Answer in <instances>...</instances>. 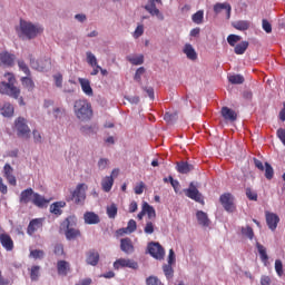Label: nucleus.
Wrapping results in <instances>:
<instances>
[{"mask_svg":"<svg viewBox=\"0 0 285 285\" xmlns=\"http://www.w3.org/2000/svg\"><path fill=\"white\" fill-rule=\"evenodd\" d=\"M16 32L20 39H37L43 32V27L39 23L21 19L16 28Z\"/></svg>","mask_w":285,"mask_h":285,"instance_id":"obj_1","label":"nucleus"},{"mask_svg":"<svg viewBox=\"0 0 285 285\" xmlns=\"http://www.w3.org/2000/svg\"><path fill=\"white\" fill-rule=\"evenodd\" d=\"M73 112L79 121H90L94 116L92 105L86 99L76 100Z\"/></svg>","mask_w":285,"mask_h":285,"instance_id":"obj_2","label":"nucleus"},{"mask_svg":"<svg viewBox=\"0 0 285 285\" xmlns=\"http://www.w3.org/2000/svg\"><path fill=\"white\" fill-rule=\"evenodd\" d=\"M4 79L8 81H2L0 83V92L1 95H7L8 97H12L13 99H19V95H21V89L14 86V75L8 72L4 73Z\"/></svg>","mask_w":285,"mask_h":285,"instance_id":"obj_3","label":"nucleus"},{"mask_svg":"<svg viewBox=\"0 0 285 285\" xmlns=\"http://www.w3.org/2000/svg\"><path fill=\"white\" fill-rule=\"evenodd\" d=\"M88 190L87 184H78L71 195L66 198L67 202H75L78 206H83L86 203V191Z\"/></svg>","mask_w":285,"mask_h":285,"instance_id":"obj_4","label":"nucleus"},{"mask_svg":"<svg viewBox=\"0 0 285 285\" xmlns=\"http://www.w3.org/2000/svg\"><path fill=\"white\" fill-rule=\"evenodd\" d=\"M158 6H164L161 0H149L145 6V10L151 16L156 17L158 21H164V13L159 11Z\"/></svg>","mask_w":285,"mask_h":285,"instance_id":"obj_5","label":"nucleus"},{"mask_svg":"<svg viewBox=\"0 0 285 285\" xmlns=\"http://www.w3.org/2000/svg\"><path fill=\"white\" fill-rule=\"evenodd\" d=\"M14 127L18 132V137H30V127H28V120L26 118H17L14 121Z\"/></svg>","mask_w":285,"mask_h":285,"instance_id":"obj_6","label":"nucleus"},{"mask_svg":"<svg viewBox=\"0 0 285 285\" xmlns=\"http://www.w3.org/2000/svg\"><path fill=\"white\" fill-rule=\"evenodd\" d=\"M185 195L198 204H204V196H202V193H199V189H197L195 183L189 184V188L185 189Z\"/></svg>","mask_w":285,"mask_h":285,"instance_id":"obj_7","label":"nucleus"},{"mask_svg":"<svg viewBox=\"0 0 285 285\" xmlns=\"http://www.w3.org/2000/svg\"><path fill=\"white\" fill-rule=\"evenodd\" d=\"M147 250L155 259H164V256L166 255L164 247H161L159 243H149Z\"/></svg>","mask_w":285,"mask_h":285,"instance_id":"obj_8","label":"nucleus"},{"mask_svg":"<svg viewBox=\"0 0 285 285\" xmlns=\"http://www.w3.org/2000/svg\"><path fill=\"white\" fill-rule=\"evenodd\" d=\"M30 66L33 70H38V72H43L50 68V61L48 59L37 60L32 56H30Z\"/></svg>","mask_w":285,"mask_h":285,"instance_id":"obj_9","label":"nucleus"},{"mask_svg":"<svg viewBox=\"0 0 285 285\" xmlns=\"http://www.w3.org/2000/svg\"><path fill=\"white\" fill-rule=\"evenodd\" d=\"M114 268L116 271H119V268H132L134 271H137L139 265L132 259L120 258L114 263Z\"/></svg>","mask_w":285,"mask_h":285,"instance_id":"obj_10","label":"nucleus"},{"mask_svg":"<svg viewBox=\"0 0 285 285\" xmlns=\"http://www.w3.org/2000/svg\"><path fill=\"white\" fill-rule=\"evenodd\" d=\"M220 204L222 206L225 208V210H227V213H233L235 210V204L233 195L230 194H223L220 196Z\"/></svg>","mask_w":285,"mask_h":285,"instance_id":"obj_11","label":"nucleus"},{"mask_svg":"<svg viewBox=\"0 0 285 285\" xmlns=\"http://www.w3.org/2000/svg\"><path fill=\"white\" fill-rule=\"evenodd\" d=\"M14 55L8 52V51H2L0 53V66H4V68H10V66H14Z\"/></svg>","mask_w":285,"mask_h":285,"instance_id":"obj_12","label":"nucleus"},{"mask_svg":"<svg viewBox=\"0 0 285 285\" xmlns=\"http://www.w3.org/2000/svg\"><path fill=\"white\" fill-rule=\"evenodd\" d=\"M3 175H4L8 184H10V186H17V177H14V168H12V166H10V164L4 165Z\"/></svg>","mask_w":285,"mask_h":285,"instance_id":"obj_13","label":"nucleus"},{"mask_svg":"<svg viewBox=\"0 0 285 285\" xmlns=\"http://www.w3.org/2000/svg\"><path fill=\"white\" fill-rule=\"evenodd\" d=\"M71 222H75V218L69 217L66 219L65 224L67 226L66 237L67 239H75L81 235L79 229L70 227Z\"/></svg>","mask_w":285,"mask_h":285,"instance_id":"obj_14","label":"nucleus"},{"mask_svg":"<svg viewBox=\"0 0 285 285\" xmlns=\"http://www.w3.org/2000/svg\"><path fill=\"white\" fill-rule=\"evenodd\" d=\"M222 10H226L227 19H230V12L233 10V7H230V3L228 2H217L214 4V12L215 14H219Z\"/></svg>","mask_w":285,"mask_h":285,"instance_id":"obj_15","label":"nucleus"},{"mask_svg":"<svg viewBox=\"0 0 285 285\" xmlns=\"http://www.w3.org/2000/svg\"><path fill=\"white\" fill-rule=\"evenodd\" d=\"M78 82L80 83L82 92L87 97H92V95H95V92L92 91V87L90 86V80L86 78H78Z\"/></svg>","mask_w":285,"mask_h":285,"instance_id":"obj_16","label":"nucleus"},{"mask_svg":"<svg viewBox=\"0 0 285 285\" xmlns=\"http://www.w3.org/2000/svg\"><path fill=\"white\" fill-rule=\"evenodd\" d=\"M266 223L269 230H275L277 228V224H279V216L274 213H266Z\"/></svg>","mask_w":285,"mask_h":285,"instance_id":"obj_17","label":"nucleus"},{"mask_svg":"<svg viewBox=\"0 0 285 285\" xmlns=\"http://www.w3.org/2000/svg\"><path fill=\"white\" fill-rule=\"evenodd\" d=\"M85 224H88L89 226H92L95 224H99L101 219L99 218V215H97L94 212H87L83 214Z\"/></svg>","mask_w":285,"mask_h":285,"instance_id":"obj_18","label":"nucleus"},{"mask_svg":"<svg viewBox=\"0 0 285 285\" xmlns=\"http://www.w3.org/2000/svg\"><path fill=\"white\" fill-rule=\"evenodd\" d=\"M112 186H115V178H112V176H105L101 179V188L104 193H110L112 190Z\"/></svg>","mask_w":285,"mask_h":285,"instance_id":"obj_19","label":"nucleus"},{"mask_svg":"<svg viewBox=\"0 0 285 285\" xmlns=\"http://www.w3.org/2000/svg\"><path fill=\"white\" fill-rule=\"evenodd\" d=\"M196 218L200 226H204L205 228H208V226H210V219L208 218V214H206V212L198 210L196 213Z\"/></svg>","mask_w":285,"mask_h":285,"instance_id":"obj_20","label":"nucleus"},{"mask_svg":"<svg viewBox=\"0 0 285 285\" xmlns=\"http://www.w3.org/2000/svg\"><path fill=\"white\" fill-rule=\"evenodd\" d=\"M220 112H222V117L226 121H236V119H237V112H235V110H233L228 107H223Z\"/></svg>","mask_w":285,"mask_h":285,"instance_id":"obj_21","label":"nucleus"},{"mask_svg":"<svg viewBox=\"0 0 285 285\" xmlns=\"http://www.w3.org/2000/svg\"><path fill=\"white\" fill-rule=\"evenodd\" d=\"M0 244H2L6 250H12L14 248V242H12V238L8 234L0 235Z\"/></svg>","mask_w":285,"mask_h":285,"instance_id":"obj_22","label":"nucleus"},{"mask_svg":"<svg viewBox=\"0 0 285 285\" xmlns=\"http://www.w3.org/2000/svg\"><path fill=\"white\" fill-rule=\"evenodd\" d=\"M120 248L122 253H126L127 255L135 252V246H132V240H130V238H122L120 240Z\"/></svg>","mask_w":285,"mask_h":285,"instance_id":"obj_23","label":"nucleus"},{"mask_svg":"<svg viewBox=\"0 0 285 285\" xmlns=\"http://www.w3.org/2000/svg\"><path fill=\"white\" fill-rule=\"evenodd\" d=\"M32 197H35V190L32 188L22 190L20 194V204H30Z\"/></svg>","mask_w":285,"mask_h":285,"instance_id":"obj_24","label":"nucleus"},{"mask_svg":"<svg viewBox=\"0 0 285 285\" xmlns=\"http://www.w3.org/2000/svg\"><path fill=\"white\" fill-rule=\"evenodd\" d=\"M32 204L38 206V208H43V206H48L50 204L49 199H46L43 196L39 195L38 193L33 194Z\"/></svg>","mask_w":285,"mask_h":285,"instance_id":"obj_25","label":"nucleus"},{"mask_svg":"<svg viewBox=\"0 0 285 285\" xmlns=\"http://www.w3.org/2000/svg\"><path fill=\"white\" fill-rule=\"evenodd\" d=\"M183 52L190 61H195V59H197V51H195V48L190 43H186L184 46Z\"/></svg>","mask_w":285,"mask_h":285,"instance_id":"obj_26","label":"nucleus"},{"mask_svg":"<svg viewBox=\"0 0 285 285\" xmlns=\"http://www.w3.org/2000/svg\"><path fill=\"white\" fill-rule=\"evenodd\" d=\"M41 226H43V224L41 223V219H39V218L32 219L29 223L28 228H27L28 235H35V233H37V230L39 228H41Z\"/></svg>","mask_w":285,"mask_h":285,"instance_id":"obj_27","label":"nucleus"},{"mask_svg":"<svg viewBox=\"0 0 285 285\" xmlns=\"http://www.w3.org/2000/svg\"><path fill=\"white\" fill-rule=\"evenodd\" d=\"M142 210L145 215H147L149 220H155L157 217V212L155 210V207H153L148 203H142Z\"/></svg>","mask_w":285,"mask_h":285,"instance_id":"obj_28","label":"nucleus"},{"mask_svg":"<svg viewBox=\"0 0 285 285\" xmlns=\"http://www.w3.org/2000/svg\"><path fill=\"white\" fill-rule=\"evenodd\" d=\"M61 208H66V202L60 200V202H56L53 204L50 205V213H52V215H61V213H63V210H61Z\"/></svg>","mask_w":285,"mask_h":285,"instance_id":"obj_29","label":"nucleus"},{"mask_svg":"<svg viewBox=\"0 0 285 285\" xmlns=\"http://www.w3.org/2000/svg\"><path fill=\"white\" fill-rule=\"evenodd\" d=\"M176 168H177L178 173H180L181 175H188V173H190V170H193L194 167L191 164L181 161V163L177 164Z\"/></svg>","mask_w":285,"mask_h":285,"instance_id":"obj_30","label":"nucleus"},{"mask_svg":"<svg viewBox=\"0 0 285 285\" xmlns=\"http://www.w3.org/2000/svg\"><path fill=\"white\" fill-rule=\"evenodd\" d=\"M127 61L132 66H141L144 63V55H129Z\"/></svg>","mask_w":285,"mask_h":285,"instance_id":"obj_31","label":"nucleus"},{"mask_svg":"<svg viewBox=\"0 0 285 285\" xmlns=\"http://www.w3.org/2000/svg\"><path fill=\"white\" fill-rule=\"evenodd\" d=\"M57 268L59 275H68V271H70V263L66 261H59L57 264Z\"/></svg>","mask_w":285,"mask_h":285,"instance_id":"obj_32","label":"nucleus"},{"mask_svg":"<svg viewBox=\"0 0 285 285\" xmlns=\"http://www.w3.org/2000/svg\"><path fill=\"white\" fill-rule=\"evenodd\" d=\"M2 117H12L14 115V107L10 102H4L1 108Z\"/></svg>","mask_w":285,"mask_h":285,"instance_id":"obj_33","label":"nucleus"},{"mask_svg":"<svg viewBox=\"0 0 285 285\" xmlns=\"http://www.w3.org/2000/svg\"><path fill=\"white\" fill-rule=\"evenodd\" d=\"M137 230V222L135 219H130L127 224L126 228H121L118 230L120 235H124V233H135Z\"/></svg>","mask_w":285,"mask_h":285,"instance_id":"obj_34","label":"nucleus"},{"mask_svg":"<svg viewBox=\"0 0 285 285\" xmlns=\"http://www.w3.org/2000/svg\"><path fill=\"white\" fill-rule=\"evenodd\" d=\"M119 208L117 207V204L112 203L106 207L107 217L109 219H115L117 217Z\"/></svg>","mask_w":285,"mask_h":285,"instance_id":"obj_35","label":"nucleus"},{"mask_svg":"<svg viewBox=\"0 0 285 285\" xmlns=\"http://www.w3.org/2000/svg\"><path fill=\"white\" fill-rule=\"evenodd\" d=\"M233 26L236 30H240L242 32H244V30H248V28H250V21L239 20L234 22Z\"/></svg>","mask_w":285,"mask_h":285,"instance_id":"obj_36","label":"nucleus"},{"mask_svg":"<svg viewBox=\"0 0 285 285\" xmlns=\"http://www.w3.org/2000/svg\"><path fill=\"white\" fill-rule=\"evenodd\" d=\"M87 264H89V266H97V264H99V253L90 252L87 256Z\"/></svg>","mask_w":285,"mask_h":285,"instance_id":"obj_37","label":"nucleus"},{"mask_svg":"<svg viewBox=\"0 0 285 285\" xmlns=\"http://www.w3.org/2000/svg\"><path fill=\"white\" fill-rule=\"evenodd\" d=\"M248 50V41L239 42L234 47L235 55H244Z\"/></svg>","mask_w":285,"mask_h":285,"instance_id":"obj_38","label":"nucleus"},{"mask_svg":"<svg viewBox=\"0 0 285 285\" xmlns=\"http://www.w3.org/2000/svg\"><path fill=\"white\" fill-rule=\"evenodd\" d=\"M256 248L258 250L262 262L266 264L268 262V254L266 253V247H264V245L259 243H256Z\"/></svg>","mask_w":285,"mask_h":285,"instance_id":"obj_39","label":"nucleus"},{"mask_svg":"<svg viewBox=\"0 0 285 285\" xmlns=\"http://www.w3.org/2000/svg\"><path fill=\"white\" fill-rule=\"evenodd\" d=\"M191 21L196 23V26H202V23H204V10H198L194 13L191 16Z\"/></svg>","mask_w":285,"mask_h":285,"instance_id":"obj_40","label":"nucleus"},{"mask_svg":"<svg viewBox=\"0 0 285 285\" xmlns=\"http://www.w3.org/2000/svg\"><path fill=\"white\" fill-rule=\"evenodd\" d=\"M86 61L90 67L99 65V61L97 60V56H95L92 51L86 52Z\"/></svg>","mask_w":285,"mask_h":285,"instance_id":"obj_41","label":"nucleus"},{"mask_svg":"<svg viewBox=\"0 0 285 285\" xmlns=\"http://www.w3.org/2000/svg\"><path fill=\"white\" fill-rule=\"evenodd\" d=\"M21 82H22L23 88H27V90H29V91L35 90V81H32V78L22 77Z\"/></svg>","mask_w":285,"mask_h":285,"instance_id":"obj_42","label":"nucleus"},{"mask_svg":"<svg viewBox=\"0 0 285 285\" xmlns=\"http://www.w3.org/2000/svg\"><path fill=\"white\" fill-rule=\"evenodd\" d=\"M163 271L167 279H173V277H175V269L173 268V265L163 266Z\"/></svg>","mask_w":285,"mask_h":285,"instance_id":"obj_43","label":"nucleus"},{"mask_svg":"<svg viewBox=\"0 0 285 285\" xmlns=\"http://www.w3.org/2000/svg\"><path fill=\"white\" fill-rule=\"evenodd\" d=\"M274 268H275L276 275H278V277H282L284 275V263H282L281 259L275 261Z\"/></svg>","mask_w":285,"mask_h":285,"instance_id":"obj_44","label":"nucleus"},{"mask_svg":"<svg viewBox=\"0 0 285 285\" xmlns=\"http://www.w3.org/2000/svg\"><path fill=\"white\" fill-rule=\"evenodd\" d=\"M238 41H242V36L229 35L227 37V42L229 43V46H232V48H235V46L238 43Z\"/></svg>","mask_w":285,"mask_h":285,"instance_id":"obj_45","label":"nucleus"},{"mask_svg":"<svg viewBox=\"0 0 285 285\" xmlns=\"http://www.w3.org/2000/svg\"><path fill=\"white\" fill-rule=\"evenodd\" d=\"M145 73H146V68L139 67L136 70V73L134 76L135 81H137V83H141V77H144Z\"/></svg>","mask_w":285,"mask_h":285,"instance_id":"obj_46","label":"nucleus"},{"mask_svg":"<svg viewBox=\"0 0 285 285\" xmlns=\"http://www.w3.org/2000/svg\"><path fill=\"white\" fill-rule=\"evenodd\" d=\"M228 80L234 85L244 83V76L242 75H233L228 77Z\"/></svg>","mask_w":285,"mask_h":285,"instance_id":"obj_47","label":"nucleus"},{"mask_svg":"<svg viewBox=\"0 0 285 285\" xmlns=\"http://www.w3.org/2000/svg\"><path fill=\"white\" fill-rule=\"evenodd\" d=\"M52 114L56 119H61V117L66 115V109L62 107H56L53 108Z\"/></svg>","mask_w":285,"mask_h":285,"instance_id":"obj_48","label":"nucleus"},{"mask_svg":"<svg viewBox=\"0 0 285 285\" xmlns=\"http://www.w3.org/2000/svg\"><path fill=\"white\" fill-rule=\"evenodd\" d=\"M39 271H41V267L39 266H32L30 277L32 282H37L39 279Z\"/></svg>","mask_w":285,"mask_h":285,"instance_id":"obj_49","label":"nucleus"},{"mask_svg":"<svg viewBox=\"0 0 285 285\" xmlns=\"http://www.w3.org/2000/svg\"><path fill=\"white\" fill-rule=\"evenodd\" d=\"M18 68H19V70L24 72V75H27V77H30V68H28V65H26V62L23 60L18 61Z\"/></svg>","mask_w":285,"mask_h":285,"instance_id":"obj_50","label":"nucleus"},{"mask_svg":"<svg viewBox=\"0 0 285 285\" xmlns=\"http://www.w3.org/2000/svg\"><path fill=\"white\" fill-rule=\"evenodd\" d=\"M53 81L57 88H63V76L61 73H56L53 76Z\"/></svg>","mask_w":285,"mask_h":285,"instance_id":"obj_51","label":"nucleus"},{"mask_svg":"<svg viewBox=\"0 0 285 285\" xmlns=\"http://www.w3.org/2000/svg\"><path fill=\"white\" fill-rule=\"evenodd\" d=\"M265 177L266 179H271L273 175H275V171L273 170V166L271 164L265 163Z\"/></svg>","mask_w":285,"mask_h":285,"instance_id":"obj_52","label":"nucleus"},{"mask_svg":"<svg viewBox=\"0 0 285 285\" xmlns=\"http://www.w3.org/2000/svg\"><path fill=\"white\" fill-rule=\"evenodd\" d=\"M108 164H110V160L108 158H100L98 160L99 170H106L108 168Z\"/></svg>","mask_w":285,"mask_h":285,"instance_id":"obj_53","label":"nucleus"},{"mask_svg":"<svg viewBox=\"0 0 285 285\" xmlns=\"http://www.w3.org/2000/svg\"><path fill=\"white\" fill-rule=\"evenodd\" d=\"M242 234L245 235V237H248V239H253V237H255V233L252 227H243Z\"/></svg>","mask_w":285,"mask_h":285,"instance_id":"obj_54","label":"nucleus"},{"mask_svg":"<svg viewBox=\"0 0 285 285\" xmlns=\"http://www.w3.org/2000/svg\"><path fill=\"white\" fill-rule=\"evenodd\" d=\"M43 250L41 249H35L30 252V257H32L33 259H43Z\"/></svg>","mask_w":285,"mask_h":285,"instance_id":"obj_55","label":"nucleus"},{"mask_svg":"<svg viewBox=\"0 0 285 285\" xmlns=\"http://www.w3.org/2000/svg\"><path fill=\"white\" fill-rule=\"evenodd\" d=\"M144 230H145L146 235H153V233H155V224H153V222L148 220L146 223Z\"/></svg>","mask_w":285,"mask_h":285,"instance_id":"obj_56","label":"nucleus"},{"mask_svg":"<svg viewBox=\"0 0 285 285\" xmlns=\"http://www.w3.org/2000/svg\"><path fill=\"white\" fill-rule=\"evenodd\" d=\"M146 284L147 285H161V281H159V278H157L156 276H149L146 279Z\"/></svg>","mask_w":285,"mask_h":285,"instance_id":"obj_57","label":"nucleus"},{"mask_svg":"<svg viewBox=\"0 0 285 285\" xmlns=\"http://www.w3.org/2000/svg\"><path fill=\"white\" fill-rule=\"evenodd\" d=\"M32 136H33L35 144H41V141H43V138L41 137V132L37 129L32 131Z\"/></svg>","mask_w":285,"mask_h":285,"instance_id":"obj_58","label":"nucleus"},{"mask_svg":"<svg viewBox=\"0 0 285 285\" xmlns=\"http://www.w3.org/2000/svg\"><path fill=\"white\" fill-rule=\"evenodd\" d=\"M141 35H144V26H142V24H139V26L135 29V31H134V33H132V37H134V39H139V37H141Z\"/></svg>","mask_w":285,"mask_h":285,"instance_id":"obj_59","label":"nucleus"},{"mask_svg":"<svg viewBox=\"0 0 285 285\" xmlns=\"http://www.w3.org/2000/svg\"><path fill=\"white\" fill-rule=\"evenodd\" d=\"M177 262V257L175 256V250L169 249V255H168V265L173 266Z\"/></svg>","mask_w":285,"mask_h":285,"instance_id":"obj_60","label":"nucleus"},{"mask_svg":"<svg viewBox=\"0 0 285 285\" xmlns=\"http://www.w3.org/2000/svg\"><path fill=\"white\" fill-rule=\"evenodd\" d=\"M246 196L250 199V202H257V193L252 189H246Z\"/></svg>","mask_w":285,"mask_h":285,"instance_id":"obj_61","label":"nucleus"},{"mask_svg":"<svg viewBox=\"0 0 285 285\" xmlns=\"http://www.w3.org/2000/svg\"><path fill=\"white\" fill-rule=\"evenodd\" d=\"M263 30H265V32H267V35H269V32H273V27L271 26V22H268V20H263Z\"/></svg>","mask_w":285,"mask_h":285,"instance_id":"obj_62","label":"nucleus"},{"mask_svg":"<svg viewBox=\"0 0 285 285\" xmlns=\"http://www.w3.org/2000/svg\"><path fill=\"white\" fill-rule=\"evenodd\" d=\"M55 255L61 256L63 255V245L57 244L53 249Z\"/></svg>","mask_w":285,"mask_h":285,"instance_id":"obj_63","label":"nucleus"},{"mask_svg":"<svg viewBox=\"0 0 285 285\" xmlns=\"http://www.w3.org/2000/svg\"><path fill=\"white\" fill-rule=\"evenodd\" d=\"M277 137L282 141L283 146H285V129H278Z\"/></svg>","mask_w":285,"mask_h":285,"instance_id":"obj_64","label":"nucleus"}]
</instances>
